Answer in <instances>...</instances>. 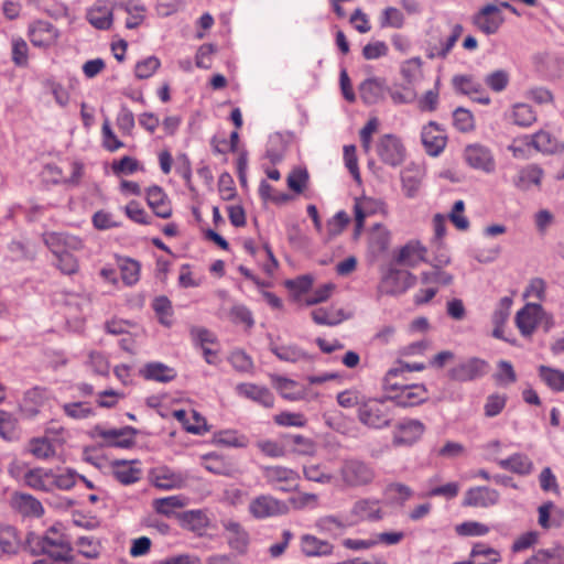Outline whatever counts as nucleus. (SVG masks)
I'll use <instances>...</instances> for the list:
<instances>
[{"label": "nucleus", "instance_id": "f257e3e1", "mask_svg": "<svg viewBox=\"0 0 564 564\" xmlns=\"http://www.w3.org/2000/svg\"><path fill=\"white\" fill-rule=\"evenodd\" d=\"M23 547L34 555H40L32 564H74L73 546L63 535L51 538L29 533L23 541L17 528L0 524V560H10Z\"/></svg>", "mask_w": 564, "mask_h": 564}, {"label": "nucleus", "instance_id": "f03ea898", "mask_svg": "<svg viewBox=\"0 0 564 564\" xmlns=\"http://www.w3.org/2000/svg\"><path fill=\"white\" fill-rule=\"evenodd\" d=\"M394 416L395 409L390 398L369 399L358 406V420L372 430L389 427Z\"/></svg>", "mask_w": 564, "mask_h": 564}, {"label": "nucleus", "instance_id": "7ed1b4c3", "mask_svg": "<svg viewBox=\"0 0 564 564\" xmlns=\"http://www.w3.org/2000/svg\"><path fill=\"white\" fill-rule=\"evenodd\" d=\"M339 476L345 486L357 488L370 485L376 478V470L365 460L347 458L341 463Z\"/></svg>", "mask_w": 564, "mask_h": 564}, {"label": "nucleus", "instance_id": "20e7f679", "mask_svg": "<svg viewBox=\"0 0 564 564\" xmlns=\"http://www.w3.org/2000/svg\"><path fill=\"white\" fill-rule=\"evenodd\" d=\"M376 151L381 162L391 167L401 165L406 155L405 148L400 138L391 133L383 134L378 140Z\"/></svg>", "mask_w": 564, "mask_h": 564}, {"label": "nucleus", "instance_id": "39448f33", "mask_svg": "<svg viewBox=\"0 0 564 564\" xmlns=\"http://www.w3.org/2000/svg\"><path fill=\"white\" fill-rule=\"evenodd\" d=\"M261 470L267 484L283 492H289L295 488L300 479V475L296 470L280 465L263 466Z\"/></svg>", "mask_w": 564, "mask_h": 564}, {"label": "nucleus", "instance_id": "423d86ee", "mask_svg": "<svg viewBox=\"0 0 564 564\" xmlns=\"http://www.w3.org/2000/svg\"><path fill=\"white\" fill-rule=\"evenodd\" d=\"M387 389L400 390V393L390 398L393 401L394 409L415 406L427 398V391L423 384H402L399 382L390 381V384H386Z\"/></svg>", "mask_w": 564, "mask_h": 564}, {"label": "nucleus", "instance_id": "0eeeda50", "mask_svg": "<svg viewBox=\"0 0 564 564\" xmlns=\"http://www.w3.org/2000/svg\"><path fill=\"white\" fill-rule=\"evenodd\" d=\"M288 505L270 495H260L249 503V512L256 519H265L288 513Z\"/></svg>", "mask_w": 564, "mask_h": 564}, {"label": "nucleus", "instance_id": "6e6552de", "mask_svg": "<svg viewBox=\"0 0 564 564\" xmlns=\"http://www.w3.org/2000/svg\"><path fill=\"white\" fill-rule=\"evenodd\" d=\"M503 22L500 7L492 3L486 4L473 17L474 25L486 35L496 34Z\"/></svg>", "mask_w": 564, "mask_h": 564}, {"label": "nucleus", "instance_id": "1a4fd4ad", "mask_svg": "<svg viewBox=\"0 0 564 564\" xmlns=\"http://www.w3.org/2000/svg\"><path fill=\"white\" fill-rule=\"evenodd\" d=\"M465 162L474 170L492 173L496 161L491 150L480 143L467 145L464 151Z\"/></svg>", "mask_w": 564, "mask_h": 564}, {"label": "nucleus", "instance_id": "9d476101", "mask_svg": "<svg viewBox=\"0 0 564 564\" xmlns=\"http://www.w3.org/2000/svg\"><path fill=\"white\" fill-rule=\"evenodd\" d=\"M424 432L425 426L421 421L404 419L394 426L392 443L395 446H411L422 437Z\"/></svg>", "mask_w": 564, "mask_h": 564}, {"label": "nucleus", "instance_id": "9b49d317", "mask_svg": "<svg viewBox=\"0 0 564 564\" xmlns=\"http://www.w3.org/2000/svg\"><path fill=\"white\" fill-rule=\"evenodd\" d=\"M189 335L193 345L202 350L205 361L208 365H217L219 361L218 350L210 348L212 345L218 343L217 336L212 330L202 326H192Z\"/></svg>", "mask_w": 564, "mask_h": 564}, {"label": "nucleus", "instance_id": "f8f14e48", "mask_svg": "<svg viewBox=\"0 0 564 564\" xmlns=\"http://www.w3.org/2000/svg\"><path fill=\"white\" fill-rule=\"evenodd\" d=\"M382 517L383 513L380 500L373 498H362L357 500L348 513L351 524L364 521L375 522L381 520Z\"/></svg>", "mask_w": 564, "mask_h": 564}, {"label": "nucleus", "instance_id": "ddd939ff", "mask_svg": "<svg viewBox=\"0 0 564 564\" xmlns=\"http://www.w3.org/2000/svg\"><path fill=\"white\" fill-rule=\"evenodd\" d=\"M544 315L543 307L538 303H528L517 312L514 323L520 334L530 337Z\"/></svg>", "mask_w": 564, "mask_h": 564}, {"label": "nucleus", "instance_id": "4468645a", "mask_svg": "<svg viewBox=\"0 0 564 564\" xmlns=\"http://www.w3.org/2000/svg\"><path fill=\"white\" fill-rule=\"evenodd\" d=\"M42 239L53 256L63 251L82 250L84 248L83 240L68 232L48 231L43 234Z\"/></svg>", "mask_w": 564, "mask_h": 564}, {"label": "nucleus", "instance_id": "2eb2a0df", "mask_svg": "<svg viewBox=\"0 0 564 564\" xmlns=\"http://www.w3.org/2000/svg\"><path fill=\"white\" fill-rule=\"evenodd\" d=\"M376 214H386V203L382 199L362 196L355 199L354 215L356 231L364 228L365 219Z\"/></svg>", "mask_w": 564, "mask_h": 564}, {"label": "nucleus", "instance_id": "dca6fc26", "mask_svg": "<svg viewBox=\"0 0 564 564\" xmlns=\"http://www.w3.org/2000/svg\"><path fill=\"white\" fill-rule=\"evenodd\" d=\"M235 390L239 397L251 400L263 408L270 409L274 405V395L270 389L264 386L243 382L237 384Z\"/></svg>", "mask_w": 564, "mask_h": 564}, {"label": "nucleus", "instance_id": "f3484780", "mask_svg": "<svg viewBox=\"0 0 564 564\" xmlns=\"http://www.w3.org/2000/svg\"><path fill=\"white\" fill-rule=\"evenodd\" d=\"M421 140L426 153L432 156H437L446 145L444 130L433 121L423 127Z\"/></svg>", "mask_w": 564, "mask_h": 564}, {"label": "nucleus", "instance_id": "a211bd4d", "mask_svg": "<svg viewBox=\"0 0 564 564\" xmlns=\"http://www.w3.org/2000/svg\"><path fill=\"white\" fill-rule=\"evenodd\" d=\"M425 176V170L419 164L411 163L401 171L402 191L408 198L417 196L422 182Z\"/></svg>", "mask_w": 564, "mask_h": 564}, {"label": "nucleus", "instance_id": "6ab92c4d", "mask_svg": "<svg viewBox=\"0 0 564 564\" xmlns=\"http://www.w3.org/2000/svg\"><path fill=\"white\" fill-rule=\"evenodd\" d=\"M138 431L132 426L122 429L101 430L98 435L104 440L107 446L130 448L135 444V435Z\"/></svg>", "mask_w": 564, "mask_h": 564}, {"label": "nucleus", "instance_id": "aec40b11", "mask_svg": "<svg viewBox=\"0 0 564 564\" xmlns=\"http://www.w3.org/2000/svg\"><path fill=\"white\" fill-rule=\"evenodd\" d=\"M415 282V276L403 269H390L384 275L382 285L387 293H403Z\"/></svg>", "mask_w": 564, "mask_h": 564}, {"label": "nucleus", "instance_id": "412c9836", "mask_svg": "<svg viewBox=\"0 0 564 564\" xmlns=\"http://www.w3.org/2000/svg\"><path fill=\"white\" fill-rule=\"evenodd\" d=\"M45 403V393L40 388H32L23 394L19 404V412L25 420H33L40 413Z\"/></svg>", "mask_w": 564, "mask_h": 564}, {"label": "nucleus", "instance_id": "4be33fe9", "mask_svg": "<svg viewBox=\"0 0 564 564\" xmlns=\"http://www.w3.org/2000/svg\"><path fill=\"white\" fill-rule=\"evenodd\" d=\"M188 477L183 471L173 470L169 467L158 468L153 474L155 487L164 490L180 489L186 486Z\"/></svg>", "mask_w": 564, "mask_h": 564}, {"label": "nucleus", "instance_id": "5701e85b", "mask_svg": "<svg viewBox=\"0 0 564 564\" xmlns=\"http://www.w3.org/2000/svg\"><path fill=\"white\" fill-rule=\"evenodd\" d=\"M145 198L149 207L158 217L167 219L172 216L171 203L162 187L158 185L150 186L147 189Z\"/></svg>", "mask_w": 564, "mask_h": 564}, {"label": "nucleus", "instance_id": "b1692460", "mask_svg": "<svg viewBox=\"0 0 564 564\" xmlns=\"http://www.w3.org/2000/svg\"><path fill=\"white\" fill-rule=\"evenodd\" d=\"M139 373L144 380L156 381L161 383H169L173 381L177 376V372L174 368L161 361L147 362L139 370Z\"/></svg>", "mask_w": 564, "mask_h": 564}, {"label": "nucleus", "instance_id": "393cba45", "mask_svg": "<svg viewBox=\"0 0 564 564\" xmlns=\"http://www.w3.org/2000/svg\"><path fill=\"white\" fill-rule=\"evenodd\" d=\"M57 30L46 21L34 22L29 30L31 43L37 47H47L57 39Z\"/></svg>", "mask_w": 564, "mask_h": 564}, {"label": "nucleus", "instance_id": "a878e982", "mask_svg": "<svg viewBox=\"0 0 564 564\" xmlns=\"http://www.w3.org/2000/svg\"><path fill=\"white\" fill-rule=\"evenodd\" d=\"M498 466L510 473L527 476L533 471V462L523 453H516L507 458L494 457Z\"/></svg>", "mask_w": 564, "mask_h": 564}, {"label": "nucleus", "instance_id": "bb28decb", "mask_svg": "<svg viewBox=\"0 0 564 564\" xmlns=\"http://www.w3.org/2000/svg\"><path fill=\"white\" fill-rule=\"evenodd\" d=\"M386 91V82L378 77L367 78L359 85V95L366 105L378 104L383 99Z\"/></svg>", "mask_w": 564, "mask_h": 564}, {"label": "nucleus", "instance_id": "cd10ccee", "mask_svg": "<svg viewBox=\"0 0 564 564\" xmlns=\"http://www.w3.org/2000/svg\"><path fill=\"white\" fill-rule=\"evenodd\" d=\"M224 527L229 546L237 553L245 554L250 543V536L246 529L235 521H228Z\"/></svg>", "mask_w": 564, "mask_h": 564}, {"label": "nucleus", "instance_id": "c85d7f7f", "mask_svg": "<svg viewBox=\"0 0 564 564\" xmlns=\"http://www.w3.org/2000/svg\"><path fill=\"white\" fill-rule=\"evenodd\" d=\"M499 500V492L489 487H476L469 489L464 499V503L471 507L487 508L494 506Z\"/></svg>", "mask_w": 564, "mask_h": 564}, {"label": "nucleus", "instance_id": "c756f323", "mask_svg": "<svg viewBox=\"0 0 564 564\" xmlns=\"http://www.w3.org/2000/svg\"><path fill=\"white\" fill-rule=\"evenodd\" d=\"M544 171L538 164H529L522 167L516 180L514 185L521 191H529L532 187H540Z\"/></svg>", "mask_w": 564, "mask_h": 564}, {"label": "nucleus", "instance_id": "7c9ffc66", "mask_svg": "<svg viewBox=\"0 0 564 564\" xmlns=\"http://www.w3.org/2000/svg\"><path fill=\"white\" fill-rule=\"evenodd\" d=\"M500 561L501 554L498 550L485 543H477L471 549L469 558L460 564H497Z\"/></svg>", "mask_w": 564, "mask_h": 564}, {"label": "nucleus", "instance_id": "2f4dec72", "mask_svg": "<svg viewBox=\"0 0 564 564\" xmlns=\"http://www.w3.org/2000/svg\"><path fill=\"white\" fill-rule=\"evenodd\" d=\"M512 306V299L510 296H505L500 299L494 314L491 317L494 324L492 336L498 339H503L509 341L508 338L503 336V326L509 318L510 310Z\"/></svg>", "mask_w": 564, "mask_h": 564}, {"label": "nucleus", "instance_id": "473e14b6", "mask_svg": "<svg viewBox=\"0 0 564 564\" xmlns=\"http://www.w3.org/2000/svg\"><path fill=\"white\" fill-rule=\"evenodd\" d=\"M12 506L24 517H41L44 512L42 503L31 495L15 494L12 497Z\"/></svg>", "mask_w": 564, "mask_h": 564}, {"label": "nucleus", "instance_id": "72a5a7b5", "mask_svg": "<svg viewBox=\"0 0 564 564\" xmlns=\"http://www.w3.org/2000/svg\"><path fill=\"white\" fill-rule=\"evenodd\" d=\"M87 21L98 30H108L112 25V10L101 3L94 4L86 13Z\"/></svg>", "mask_w": 564, "mask_h": 564}, {"label": "nucleus", "instance_id": "f704fd0d", "mask_svg": "<svg viewBox=\"0 0 564 564\" xmlns=\"http://www.w3.org/2000/svg\"><path fill=\"white\" fill-rule=\"evenodd\" d=\"M301 549L306 556H325L332 554L334 546L315 535L304 534L301 538Z\"/></svg>", "mask_w": 564, "mask_h": 564}, {"label": "nucleus", "instance_id": "c9c22d12", "mask_svg": "<svg viewBox=\"0 0 564 564\" xmlns=\"http://www.w3.org/2000/svg\"><path fill=\"white\" fill-rule=\"evenodd\" d=\"M25 484L41 491H52V469L33 468L24 475Z\"/></svg>", "mask_w": 564, "mask_h": 564}, {"label": "nucleus", "instance_id": "e433bc0d", "mask_svg": "<svg viewBox=\"0 0 564 564\" xmlns=\"http://www.w3.org/2000/svg\"><path fill=\"white\" fill-rule=\"evenodd\" d=\"M426 248L420 242H409L402 247L398 253L395 261L402 265H415L424 260Z\"/></svg>", "mask_w": 564, "mask_h": 564}, {"label": "nucleus", "instance_id": "4c0bfd02", "mask_svg": "<svg viewBox=\"0 0 564 564\" xmlns=\"http://www.w3.org/2000/svg\"><path fill=\"white\" fill-rule=\"evenodd\" d=\"M113 477L122 485H131L141 478V469L133 467L126 460L112 463Z\"/></svg>", "mask_w": 564, "mask_h": 564}, {"label": "nucleus", "instance_id": "58836bf2", "mask_svg": "<svg viewBox=\"0 0 564 564\" xmlns=\"http://www.w3.org/2000/svg\"><path fill=\"white\" fill-rule=\"evenodd\" d=\"M489 371L487 361L479 358H470L460 365V381H471L486 376Z\"/></svg>", "mask_w": 564, "mask_h": 564}, {"label": "nucleus", "instance_id": "ea45409f", "mask_svg": "<svg viewBox=\"0 0 564 564\" xmlns=\"http://www.w3.org/2000/svg\"><path fill=\"white\" fill-rule=\"evenodd\" d=\"M270 351L282 361L299 362L311 360L310 356L295 345L279 346L273 343L270 344Z\"/></svg>", "mask_w": 564, "mask_h": 564}, {"label": "nucleus", "instance_id": "a19ab883", "mask_svg": "<svg viewBox=\"0 0 564 564\" xmlns=\"http://www.w3.org/2000/svg\"><path fill=\"white\" fill-rule=\"evenodd\" d=\"M311 315L314 323L326 326L338 325L346 318L343 310L334 307H318L313 310Z\"/></svg>", "mask_w": 564, "mask_h": 564}, {"label": "nucleus", "instance_id": "79ce46f5", "mask_svg": "<svg viewBox=\"0 0 564 564\" xmlns=\"http://www.w3.org/2000/svg\"><path fill=\"white\" fill-rule=\"evenodd\" d=\"M0 436L7 442L20 440L18 419L4 410H0Z\"/></svg>", "mask_w": 564, "mask_h": 564}, {"label": "nucleus", "instance_id": "37998d69", "mask_svg": "<svg viewBox=\"0 0 564 564\" xmlns=\"http://www.w3.org/2000/svg\"><path fill=\"white\" fill-rule=\"evenodd\" d=\"M539 377L541 380L553 391H564V371L551 368L547 366H540Z\"/></svg>", "mask_w": 564, "mask_h": 564}, {"label": "nucleus", "instance_id": "c03bdc74", "mask_svg": "<svg viewBox=\"0 0 564 564\" xmlns=\"http://www.w3.org/2000/svg\"><path fill=\"white\" fill-rule=\"evenodd\" d=\"M75 546L78 553L86 558H97L101 552L100 541L93 535L78 536Z\"/></svg>", "mask_w": 564, "mask_h": 564}, {"label": "nucleus", "instance_id": "a18cd8bd", "mask_svg": "<svg viewBox=\"0 0 564 564\" xmlns=\"http://www.w3.org/2000/svg\"><path fill=\"white\" fill-rule=\"evenodd\" d=\"M532 148L542 153H553L557 149V140L549 131L540 130L531 134Z\"/></svg>", "mask_w": 564, "mask_h": 564}, {"label": "nucleus", "instance_id": "49530a36", "mask_svg": "<svg viewBox=\"0 0 564 564\" xmlns=\"http://www.w3.org/2000/svg\"><path fill=\"white\" fill-rule=\"evenodd\" d=\"M348 525H351L349 518L344 521L336 516H325L316 520L315 527L321 531L329 534H337Z\"/></svg>", "mask_w": 564, "mask_h": 564}, {"label": "nucleus", "instance_id": "de8ad7c7", "mask_svg": "<svg viewBox=\"0 0 564 564\" xmlns=\"http://www.w3.org/2000/svg\"><path fill=\"white\" fill-rule=\"evenodd\" d=\"M511 118L519 127H530L536 121V113L530 105L517 104L512 108Z\"/></svg>", "mask_w": 564, "mask_h": 564}, {"label": "nucleus", "instance_id": "09e8293b", "mask_svg": "<svg viewBox=\"0 0 564 564\" xmlns=\"http://www.w3.org/2000/svg\"><path fill=\"white\" fill-rule=\"evenodd\" d=\"M460 94L468 95L470 98L479 104L488 105L490 98L481 88L479 83H474L471 79L460 76Z\"/></svg>", "mask_w": 564, "mask_h": 564}, {"label": "nucleus", "instance_id": "8fccbe9b", "mask_svg": "<svg viewBox=\"0 0 564 564\" xmlns=\"http://www.w3.org/2000/svg\"><path fill=\"white\" fill-rule=\"evenodd\" d=\"M390 245V232L382 225H376L369 238V246L373 252H384Z\"/></svg>", "mask_w": 564, "mask_h": 564}, {"label": "nucleus", "instance_id": "3c124183", "mask_svg": "<svg viewBox=\"0 0 564 564\" xmlns=\"http://www.w3.org/2000/svg\"><path fill=\"white\" fill-rule=\"evenodd\" d=\"M499 387H508L517 381V373L510 361L500 360L497 364V371L492 376Z\"/></svg>", "mask_w": 564, "mask_h": 564}, {"label": "nucleus", "instance_id": "603ef678", "mask_svg": "<svg viewBox=\"0 0 564 564\" xmlns=\"http://www.w3.org/2000/svg\"><path fill=\"white\" fill-rule=\"evenodd\" d=\"M500 247L496 243H479L471 249V256L480 263H490L500 254Z\"/></svg>", "mask_w": 564, "mask_h": 564}, {"label": "nucleus", "instance_id": "864d4df0", "mask_svg": "<svg viewBox=\"0 0 564 564\" xmlns=\"http://www.w3.org/2000/svg\"><path fill=\"white\" fill-rule=\"evenodd\" d=\"M73 251L67 250L54 256L56 268L65 275L76 274L79 270L78 259L73 254Z\"/></svg>", "mask_w": 564, "mask_h": 564}, {"label": "nucleus", "instance_id": "5fc2aeb1", "mask_svg": "<svg viewBox=\"0 0 564 564\" xmlns=\"http://www.w3.org/2000/svg\"><path fill=\"white\" fill-rule=\"evenodd\" d=\"M121 279L126 285H133L140 279V263L133 259L126 258L120 261Z\"/></svg>", "mask_w": 564, "mask_h": 564}, {"label": "nucleus", "instance_id": "6e6d98bb", "mask_svg": "<svg viewBox=\"0 0 564 564\" xmlns=\"http://www.w3.org/2000/svg\"><path fill=\"white\" fill-rule=\"evenodd\" d=\"M153 310L159 317V322L170 327L173 324L172 303L166 296H159L153 302Z\"/></svg>", "mask_w": 564, "mask_h": 564}, {"label": "nucleus", "instance_id": "4d7b16f0", "mask_svg": "<svg viewBox=\"0 0 564 564\" xmlns=\"http://www.w3.org/2000/svg\"><path fill=\"white\" fill-rule=\"evenodd\" d=\"M30 453L39 459H47L55 455V448L45 437L32 438L29 444Z\"/></svg>", "mask_w": 564, "mask_h": 564}, {"label": "nucleus", "instance_id": "13d9d810", "mask_svg": "<svg viewBox=\"0 0 564 564\" xmlns=\"http://www.w3.org/2000/svg\"><path fill=\"white\" fill-rule=\"evenodd\" d=\"M426 368V366L423 362H404V361H398L397 365L392 368H390L384 377V384H390V381H392L394 378L405 373V372H412V371H422Z\"/></svg>", "mask_w": 564, "mask_h": 564}, {"label": "nucleus", "instance_id": "bf43d9fd", "mask_svg": "<svg viewBox=\"0 0 564 564\" xmlns=\"http://www.w3.org/2000/svg\"><path fill=\"white\" fill-rule=\"evenodd\" d=\"M379 23L381 28H393V29H401L404 24V17L403 13L394 8V7H388L386 8L379 19Z\"/></svg>", "mask_w": 564, "mask_h": 564}, {"label": "nucleus", "instance_id": "052dcab7", "mask_svg": "<svg viewBox=\"0 0 564 564\" xmlns=\"http://www.w3.org/2000/svg\"><path fill=\"white\" fill-rule=\"evenodd\" d=\"M305 479L318 484H329L333 475L327 473L325 467L319 464L305 465L303 468Z\"/></svg>", "mask_w": 564, "mask_h": 564}, {"label": "nucleus", "instance_id": "680f3d73", "mask_svg": "<svg viewBox=\"0 0 564 564\" xmlns=\"http://www.w3.org/2000/svg\"><path fill=\"white\" fill-rule=\"evenodd\" d=\"M274 383L282 398L290 401L302 399L303 393L301 391H294V388L297 386L294 380L284 377H276Z\"/></svg>", "mask_w": 564, "mask_h": 564}, {"label": "nucleus", "instance_id": "e2e57ef3", "mask_svg": "<svg viewBox=\"0 0 564 564\" xmlns=\"http://www.w3.org/2000/svg\"><path fill=\"white\" fill-rule=\"evenodd\" d=\"M63 411L74 420H83L94 415V410L87 402L65 403L63 404Z\"/></svg>", "mask_w": 564, "mask_h": 564}, {"label": "nucleus", "instance_id": "0e129e2a", "mask_svg": "<svg viewBox=\"0 0 564 564\" xmlns=\"http://www.w3.org/2000/svg\"><path fill=\"white\" fill-rule=\"evenodd\" d=\"M76 481L77 474L74 470L67 469L66 471L58 474L52 469V490L55 488L69 490L76 485Z\"/></svg>", "mask_w": 564, "mask_h": 564}, {"label": "nucleus", "instance_id": "69168bd1", "mask_svg": "<svg viewBox=\"0 0 564 564\" xmlns=\"http://www.w3.org/2000/svg\"><path fill=\"white\" fill-rule=\"evenodd\" d=\"M161 62L156 56H149L139 61L134 68V74L139 79L150 78L160 67Z\"/></svg>", "mask_w": 564, "mask_h": 564}, {"label": "nucleus", "instance_id": "338daca9", "mask_svg": "<svg viewBox=\"0 0 564 564\" xmlns=\"http://www.w3.org/2000/svg\"><path fill=\"white\" fill-rule=\"evenodd\" d=\"M531 149H533L531 137L528 134L516 138L508 147V150L512 153L513 158L521 160L528 159L530 156Z\"/></svg>", "mask_w": 564, "mask_h": 564}, {"label": "nucleus", "instance_id": "774afa93", "mask_svg": "<svg viewBox=\"0 0 564 564\" xmlns=\"http://www.w3.org/2000/svg\"><path fill=\"white\" fill-rule=\"evenodd\" d=\"M153 507L158 513L171 516L175 509L183 507V501L178 496L159 498L153 501Z\"/></svg>", "mask_w": 564, "mask_h": 564}]
</instances>
